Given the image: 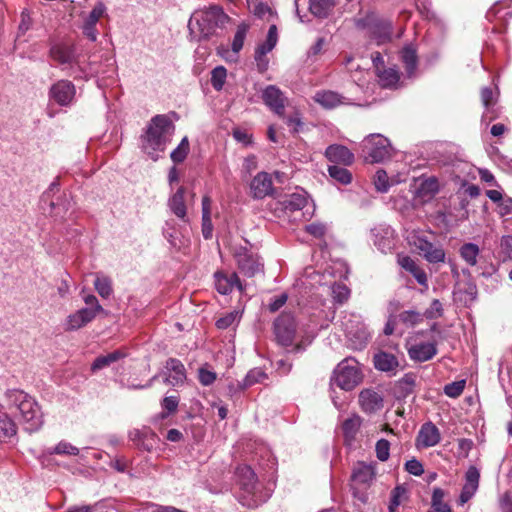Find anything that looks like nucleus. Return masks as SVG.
<instances>
[{"mask_svg": "<svg viewBox=\"0 0 512 512\" xmlns=\"http://www.w3.org/2000/svg\"><path fill=\"white\" fill-rule=\"evenodd\" d=\"M235 478L238 488L236 497L242 506L257 508L270 498V491L258 481L256 473L250 466H238Z\"/></svg>", "mask_w": 512, "mask_h": 512, "instance_id": "1", "label": "nucleus"}, {"mask_svg": "<svg viewBox=\"0 0 512 512\" xmlns=\"http://www.w3.org/2000/svg\"><path fill=\"white\" fill-rule=\"evenodd\" d=\"M49 57L63 71H70L71 75L79 78H85L88 75H94L100 70L90 64L89 69H85L77 52L76 45L69 40H58L51 43L49 48Z\"/></svg>", "mask_w": 512, "mask_h": 512, "instance_id": "2", "label": "nucleus"}, {"mask_svg": "<svg viewBox=\"0 0 512 512\" xmlns=\"http://www.w3.org/2000/svg\"><path fill=\"white\" fill-rule=\"evenodd\" d=\"M175 133V125L169 116L159 114L154 116L147 125L142 136L143 150L156 161L159 153L166 149Z\"/></svg>", "mask_w": 512, "mask_h": 512, "instance_id": "3", "label": "nucleus"}, {"mask_svg": "<svg viewBox=\"0 0 512 512\" xmlns=\"http://www.w3.org/2000/svg\"><path fill=\"white\" fill-rule=\"evenodd\" d=\"M5 399L10 409L19 411L24 429L30 433L38 431L43 425V415L37 401L20 389H8Z\"/></svg>", "mask_w": 512, "mask_h": 512, "instance_id": "4", "label": "nucleus"}, {"mask_svg": "<svg viewBox=\"0 0 512 512\" xmlns=\"http://www.w3.org/2000/svg\"><path fill=\"white\" fill-rule=\"evenodd\" d=\"M229 17L219 6L213 5L195 11L188 22L190 36L195 40L208 38L216 28L224 26Z\"/></svg>", "mask_w": 512, "mask_h": 512, "instance_id": "5", "label": "nucleus"}, {"mask_svg": "<svg viewBox=\"0 0 512 512\" xmlns=\"http://www.w3.org/2000/svg\"><path fill=\"white\" fill-rule=\"evenodd\" d=\"M274 335L277 343L285 348L291 347V351L298 353L305 349L301 343L294 344L296 337V322L291 313H282L274 321Z\"/></svg>", "mask_w": 512, "mask_h": 512, "instance_id": "6", "label": "nucleus"}, {"mask_svg": "<svg viewBox=\"0 0 512 512\" xmlns=\"http://www.w3.org/2000/svg\"><path fill=\"white\" fill-rule=\"evenodd\" d=\"M366 161L380 163L391 158L393 148L390 140L381 134H370L362 141Z\"/></svg>", "mask_w": 512, "mask_h": 512, "instance_id": "7", "label": "nucleus"}, {"mask_svg": "<svg viewBox=\"0 0 512 512\" xmlns=\"http://www.w3.org/2000/svg\"><path fill=\"white\" fill-rule=\"evenodd\" d=\"M362 379L359 364L356 359L348 357L341 361L335 371L333 381L342 390L350 391L354 389Z\"/></svg>", "mask_w": 512, "mask_h": 512, "instance_id": "8", "label": "nucleus"}, {"mask_svg": "<svg viewBox=\"0 0 512 512\" xmlns=\"http://www.w3.org/2000/svg\"><path fill=\"white\" fill-rule=\"evenodd\" d=\"M342 326L352 349L362 350L366 347L370 333L367 326L361 321L360 316L351 314L344 317Z\"/></svg>", "mask_w": 512, "mask_h": 512, "instance_id": "9", "label": "nucleus"}, {"mask_svg": "<svg viewBox=\"0 0 512 512\" xmlns=\"http://www.w3.org/2000/svg\"><path fill=\"white\" fill-rule=\"evenodd\" d=\"M234 256L238 269L246 277H253L262 272L263 264L260 261V258L246 247L237 248Z\"/></svg>", "mask_w": 512, "mask_h": 512, "instance_id": "10", "label": "nucleus"}, {"mask_svg": "<svg viewBox=\"0 0 512 512\" xmlns=\"http://www.w3.org/2000/svg\"><path fill=\"white\" fill-rule=\"evenodd\" d=\"M76 88L69 80H58L49 89V98L62 107L72 105L75 99Z\"/></svg>", "mask_w": 512, "mask_h": 512, "instance_id": "11", "label": "nucleus"}, {"mask_svg": "<svg viewBox=\"0 0 512 512\" xmlns=\"http://www.w3.org/2000/svg\"><path fill=\"white\" fill-rule=\"evenodd\" d=\"M128 438L141 450L151 452L158 444V437L154 431L147 426L133 428L128 432Z\"/></svg>", "mask_w": 512, "mask_h": 512, "instance_id": "12", "label": "nucleus"}, {"mask_svg": "<svg viewBox=\"0 0 512 512\" xmlns=\"http://www.w3.org/2000/svg\"><path fill=\"white\" fill-rule=\"evenodd\" d=\"M278 42V31L275 24L269 27L265 42L259 44L255 50L254 59L260 71H265L268 67L266 55L271 52Z\"/></svg>", "mask_w": 512, "mask_h": 512, "instance_id": "13", "label": "nucleus"}, {"mask_svg": "<svg viewBox=\"0 0 512 512\" xmlns=\"http://www.w3.org/2000/svg\"><path fill=\"white\" fill-rule=\"evenodd\" d=\"M374 245L382 253L391 252L395 247V231L386 224H380L371 230Z\"/></svg>", "mask_w": 512, "mask_h": 512, "instance_id": "14", "label": "nucleus"}, {"mask_svg": "<svg viewBox=\"0 0 512 512\" xmlns=\"http://www.w3.org/2000/svg\"><path fill=\"white\" fill-rule=\"evenodd\" d=\"M214 284L218 293L222 295H227L231 293L234 289L242 292L245 287L240 281L237 273L235 272H225V271H217L214 273Z\"/></svg>", "mask_w": 512, "mask_h": 512, "instance_id": "15", "label": "nucleus"}, {"mask_svg": "<svg viewBox=\"0 0 512 512\" xmlns=\"http://www.w3.org/2000/svg\"><path fill=\"white\" fill-rule=\"evenodd\" d=\"M164 383L170 386H179L186 380V370L183 363L176 358H169L162 371Z\"/></svg>", "mask_w": 512, "mask_h": 512, "instance_id": "16", "label": "nucleus"}, {"mask_svg": "<svg viewBox=\"0 0 512 512\" xmlns=\"http://www.w3.org/2000/svg\"><path fill=\"white\" fill-rule=\"evenodd\" d=\"M105 11V5L102 2H98L84 20L82 32L84 36L92 42L97 40L98 31L96 25L99 19L104 15Z\"/></svg>", "mask_w": 512, "mask_h": 512, "instance_id": "17", "label": "nucleus"}, {"mask_svg": "<svg viewBox=\"0 0 512 512\" xmlns=\"http://www.w3.org/2000/svg\"><path fill=\"white\" fill-rule=\"evenodd\" d=\"M480 472L475 466H470L465 474V484L459 496V505L467 503L477 492L479 487Z\"/></svg>", "mask_w": 512, "mask_h": 512, "instance_id": "18", "label": "nucleus"}, {"mask_svg": "<svg viewBox=\"0 0 512 512\" xmlns=\"http://www.w3.org/2000/svg\"><path fill=\"white\" fill-rule=\"evenodd\" d=\"M439 191V183L435 177L422 179L416 186L414 198L420 204L432 200Z\"/></svg>", "mask_w": 512, "mask_h": 512, "instance_id": "19", "label": "nucleus"}, {"mask_svg": "<svg viewBox=\"0 0 512 512\" xmlns=\"http://www.w3.org/2000/svg\"><path fill=\"white\" fill-rule=\"evenodd\" d=\"M280 204L282 205L283 211L287 214L300 212L308 204V194L303 189L297 190L296 192L285 196Z\"/></svg>", "mask_w": 512, "mask_h": 512, "instance_id": "20", "label": "nucleus"}, {"mask_svg": "<svg viewBox=\"0 0 512 512\" xmlns=\"http://www.w3.org/2000/svg\"><path fill=\"white\" fill-rule=\"evenodd\" d=\"M262 99L264 103L277 115H282L284 113L285 98L280 89L276 86H267L262 93Z\"/></svg>", "mask_w": 512, "mask_h": 512, "instance_id": "21", "label": "nucleus"}, {"mask_svg": "<svg viewBox=\"0 0 512 512\" xmlns=\"http://www.w3.org/2000/svg\"><path fill=\"white\" fill-rule=\"evenodd\" d=\"M95 315L92 314V311L85 310L81 308L74 313H71L66 318L63 326L65 331H76L85 327L87 324L92 322L95 319Z\"/></svg>", "mask_w": 512, "mask_h": 512, "instance_id": "22", "label": "nucleus"}, {"mask_svg": "<svg viewBox=\"0 0 512 512\" xmlns=\"http://www.w3.org/2000/svg\"><path fill=\"white\" fill-rule=\"evenodd\" d=\"M252 195L256 199H263L273 190V183L270 175L266 172L258 173L250 184Z\"/></svg>", "mask_w": 512, "mask_h": 512, "instance_id": "23", "label": "nucleus"}, {"mask_svg": "<svg viewBox=\"0 0 512 512\" xmlns=\"http://www.w3.org/2000/svg\"><path fill=\"white\" fill-rule=\"evenodd\" d=\"M186 189L181 186L168 199V207L170 211L181 221L188 222L187 207L185 204Z\"/></svg>", "mask_w": 512, "mask_h": 512, "instance_id": "24", "label": "nucleus"}, {"mask_svg": "<svg viewBox=\"0 0 512 512\" xmlns=\"http://www.w3.org/2000/svg\"><path fill=\"white\" fill-rule=\"evenodd\" d=\"M325 157L333 163L342 165H351L354 161V154L346 147L340 144H332L326 148Z\"/></svg>", "mask_w": 512, "mask_h": 512, "instance_id": "25", "label": "nucleus"}, {"mask_svg": "<svg viewBox=\"0 0 512 512\" xmlns=\"http://www.w3.org/2000/svg\"><path fill=\"white\" fill-rule=\"evenodd\" d=\"M440 439L439 429L433 423L429 422L422 425L418 434L417 443L420 447L428 448L437 445Z\"/></svg>", "mask_w": 512, "mask_h": 512, "instance_id": "26", "label": "nucleus"}, {"mask_svg": "<svg viewBox=\"0 0 512 512\" xmlns=\"http://www.w3.org/2000/svg\"><path fill=\"white\" fill-rule=\"evenodd\" d=\"M91 63H93V66L101 72L94 75H88L86 78L94 76H102L104 78H109L116 72V61L112 55H102L100 57L99 62H97L96 60H90L87 64L83 63L84 68L89 69Z\"/></svg>", "mask_w": 512, "mask_h": 512, "instance_id": "27", "label": "nucleus"}, {"mask_svg": "<svg viewBox=\"0 0 512 512\" xmlns=\"http://www.w3.org/2000/svg\"><path fill=\"white\" fill-rule=\"evenodd\" d=\"M359 402L363 411L367 413H374L383 407L382 396L373 390H363L359 395Z\"/></svg>", "mask_w": 512, "mask_h": 512, "instance_id": "28", "label": "nucleus"}, {"mask_svg": "<svg viewBox=\"0 0 512 512\" xmlns=\"http://www.w3.org/2000/svg\"><path fill=\"white\" fill-rule=\"evenodd\" d=\"M437 353V349L434 343L422 342L412 345L408 354L414 361L425 362L433 358Z\"/></svg>", "mask_w": 512, "mask_h": 512, "instance_id": "29", "label": "nucleus"}, {"mask_svg": "<svg viewBox=\"0 0 512 512\" xmlns=\"http://www.w3.org/2000/svg\"><path fill=\"white\" fill-rule=\"evenodd\" d=\"M127 357V353L124 350L117 349L105 355H100L95 358L93 363L91 364V372L95 373L99 370H102L106 367L111 366L112 364L124 359Z\"/></svg>", "mask_w": 512, "mask_h": 512, "instance_id": "30", "label": "nucleus"}, {"mask_svg": "<svg viewBox=\"0 0 512 512\" xmlns=\"http://www.w3.org/2000/svg\"><path fill=\"white\" fill-rule=\"evenodd\" d=\"M314 101L325 109H333L339 105L346 104L344 98L337 92L321 90L315 93Z\"/></svg>", "mask_w": 512, "mask_h": 512, "instance_id": "31", "label": "nucleus"}, {"mask_svg": "<svg viewBox=\"0 0 512 512\" xmlns=\"http://www.w3.org/2000/svg\"><path fill=\"white\" fill-rule=\"evenodd\" d=\"M373 362L375 368L383 372H395L399 366L397 357L384 351L376 353Z\"/></svg>", "mask_w": 512, "mask_h": 512, "instance_id": "32", "label": "nucleus"}, {"mask_svg": "<svg viewBox=\"0 0 512 512\" xmlns=\"http://www.w3.org/2000/svg\"><path fill=\"white\" fill-rule=\"evenodd\" d=\"M375 477L374 469L366 464H359L352 473V484L368 487Z\"/></svg>", "mask_w": 512, "mask_h": 512, "instance_id": "33", "label": "nucleus"}, {"mask_svg": "<svg viewBox=\"0 0 512 512\" xmlns=\"http://www.w3.org/2000/svg\"><path fill=\"white\" fill-rule=\"evenodd\" d=\"M362 424V418L359 415L353 414L347 418L342 424V431L345 439V443L352 446L357 433Z\"/></svg>", "mask_w": 512, "mask_h": 512, "instance_id": "34", "label": "nucleus"}, {"mask_svg": "<svg viewBox=\"0 0 512 512\" xmlns=\"http://www.w3.org/2000/svg\"><path fill=\"white\" fill-rule=\"evenodd\" d=\"M400 58L408 77H413L418 64V57L412 45H406L400 52Z\"/></svg>", "mask_w": 512, "mask_h": 512, "instance_id": "35", "label": "nucleus"}, {"mask_svg": "<svg viewBox=\"0 0 512 512\" xmlns=\"http://www.w3.org/2000/svg\"><path fill=\"white\" fill-rule=\"evenodd\" d=\"M17 425L14 420L2 410L0 405V440L5 441L16 436Z\"/></svg>", "mask_w": 512, "mask_h": 512, "instance_id": "36", "label": "nucleus"}, {"mask_svg": "<svg viewBox=\"0 0 512 512\" xmlns=\"http://www.w3.org/2000/svg\"><path fill=\"white\" fill-rule=\"evenodd\" d=\"M202 234L205 239H210L213 235L211 199L208 196H204L202 199Z\"/></svg>", "mask_w": 512, "mask_h": 512, "instance_id": "37", "label": "nucleus"}, {"mask_svg": "<svg viewBox=\"0 0 512 512\" xmlns=\"http://www.w3.org/2000/svg\"><path fill=\"white\" fill-rule=\"evenodd\" d=\"M459 255L467 265L473 267L478 263L480 248L475 243L467 242L459 248Z\"/></svg>", "mask_w": 512, "mask_h": 512, "instance_id": "38", "label": "nucleus"}, {"mask_svg": "<svg viewBox=\"0 0 512 512\" xmlns=\"http://www.w3.org/2000/svg\"><path fill=\"white\" fill-rule=\"evenodd\" d=\"M94 288L103 299H108L113 294L112 280L103 273H96Z\"/></svg>", "mask_w": 512, "mask_h": 512, "instance_id": "39", "label": "nucleus"}, {"mask_svg": "<svg viewBox=\"0 0 512 512\" xmlns=\"http://www.w3.org/2000/svg\"><path fill=\"white\" fill-rule=\"evenodd\" d=\"M445 491L439 487H435L431 497V510L428 512H452L451 507L444 502Z\"/></svg>", "mask_w": 512, "mask_h": 512, "instance_id": "40", "label": "nucleus"}, {"mask_svg": "<svg viewBox=\"0 0 512 512\" xmlns=\"http://www.w3.org/2000/svg\"><path fill=\"white\" fill-rule=\"evenodd\" d=\"M379 83L384 88H395L400 76L396 68L391 67L378 72Z\"/></svg>", "mask_w": 512, "mask_h": 512, "instance_id": "41", "label": "nucleus"}, {"mask_svg": "<svg viewBox=\"0 0 512 512\" xmlns=\"http://www.w3.org/2000/svg\"><path fill=\"white\" fill-rule=\"evenodd\" d=\"M420 254L429 262V263H440L445 260V251L439 245H434L432 242L428 243L427 248L421 251Z\"/></svg>", "mask_w": 512, "mask_h": 512, "instance_id": "42", "label": "nucleus"}, {"mask_svg": "<svg viewBox=\"0 0 512 512\" xmlns=\"http://www.w3.org/2000/svg\"><path fill=\"white\" fill-rule=\"evenodd\" d=\"M333 5V0H309V10L318 18L327 17Z\"/></svg>", "mask_w": 512, "mask_h": 512, "instance_id": "43", "label": "nucleus"}, {"mask_svg": "<svg viewBox=\"0 0 512 512\" xmlns=\"http://www.w3.org/2000/svg\"><path fill=\"white\" fill-rule=\"evenodd\" d=\"M243 310L240 309H234L225 315L221 316L216 321V327L218 329L225 330L227 328H230L234 325H237L242 317Z\"/></svg>", "mask_w": 512, "mask_h": 512, "instance_id": "44", "label": "nucleus"}, {"mask_svg": "<svg viewBox=\"0 0 512 512\" xmlns=\"http://www.w3.org/2000/svg\"><path fill=\"white\" fill-rule=\"evenodd\" d=\"M398 183V181L394 180L393 178H389L386 171L379 169L374 176V185L378 192L386 193L389 188Z\"/></svg>", "mask_w": 512, "mask_h": 512, "instance_id": "45", "label": "nucleus"}, {"mask_svg": "<svg viewBox=\"0 0 512 512\" xmlns=\"http://www.w3.org/2000/svg\"><path fill=\"white\" fill-rule=\"evenodd\" d=\"M328 173L331 178H333L340 184L347 185L352 181L351 173L344 167L331 165L328 168Z\"/></svg>", "mask_w": 512, "mask_h": 512, "instance_id": "46", "label": "nucleus"}, {"mask_svg": "<svg viewBox=\"0 0 512 512\" xmlns=\"http://www.w3.org/2000/svg\"><path fill=\"white\" fill-rule=\"evenodd\" d=\"M372 33L378 44L384 43L391 39V24L389 22H381L374 26Z\"/></svg>", "mask_w": 512, "mask_h": 512, "instance_id": "47", "label": "nucleus"}, {"mask_svg": "<svg viewBox=\"0 0 512 512\" xmlns=\"http://www.w3.org/2000/svg\"><path fill=\"white\" fill-rule=\"evenodd\" d=\"M399 321L407 327H413L420 324L424 320V314L415 310H406L399 314Z\"/></svg>", "mask_w": 512, "mask_h": 512, "instance_id": "48", "label": "nucleus"}, {"mask_svg": "<svg viewBox=\"0 0 512 512\" xmlns=\"http://www.w3.org/2000/svg\"><path fill=\"white\" fill-rule=\"evenodd\" d=\"M227 70L224 66H217L211 71V85L216 91H220L226 81Z\"/></svg>", "mask_w": 512, "mask_h": 512, "instance_id": "49", "label": "nucleus"}, {"mask_svg": "<svg viewBox=\"0 0 512 512\" xmlns=\"http://www.w3.org/2000/svg\"><path fill=\"white\" fill-rule=\"evenodd\" d=\"M267 378V374L261 368L251 369L243 379V387L247 388L257 383H262Z\"/></svg>", "mask_w": 512, "mask_h": 512, "instance_id": "50", "label": "nucleus"}, {"mask_svg": "<svg viewBox=\"0 0 512 512\" xmlns=\"http://www.w3.org/2000/svg\"><path fill=\"white\" fill-rule=\"evenodd\" d=\"M189 152V141L185 136L182 138L179 145L171 152L170 157L174 163H181L187 157Z\"/></svg>", "mask_w": 512, "mask_h": 512, "instance_id": "51", "label": "nucleus"}, {"mask_svg": "<svg viewBox=\"0 0 512 512\" xmlns=\"http://www.w3.org/2000/svg\"><path fill=\"white\" fill-rule=\"evenodd\" d=\"M333 300L339 304H343L350 296L349 288L343 283H334L331 287Z\"/></svg>", "mask_w": 512, "mask_h": 512, "instance_id": "52", "label": "nucleus"}, {"mask_svg": "<svg viewBox=\"0 0 512 512\" xmlns=\"http://www.w3.org/2000/svg\"><path fill=\"white\" fill-rule=\"evenodd\" d=\"M407 240L411 246H414L419 253L427 248L428 243L430 241L426 238V236L419 231H412L408 234Z\"/></svg>", "mask_w": 512, "mask_h": 512, "instance_id": "53", "label": "nucleus"}, {"mask_svg": "<svg viewBox=\"0 0 512 512\" xmlns=\"http://www.w3.org/2000/svg\"><path fill=\"white\" fill-rule=\"evenodd\" d=\"M248 29L249 26L246 23H241L238 25L232 42V50L235 53H238L243 48Z\"/></svg>", "mask_w": 512, "mask_h": 512, "instance_id": "54", "label": "nucleus"}, {"mask_svg": "<svg viewBox=\"0 0 512 512\" xmlns=\"http://www.w3.org/2000/svg\"><path fill=\"white\" fill-rule=\"evenodd\" d=\"M53 454L77 456L80 454V449L67 441H60L52 450Z\"/></svg>", "mask_w": 512, "mask_h": 512, "instance_id": "55", "label": "nucleus"}, {"mask_svg": "<svg viewBox=\"0 0 512 512\" xmlns=\"http://www.w3.org/2000/svg\"><path fill=\"white\" fill-rule=\"evenodd\" d=\"M443 305L438 299H434L430 307L424 311V317L429 320H436L443 315Z\"/></svg>", "mask_w": 512, "mask_h": 512, "instance_id": "56", "label": "nucleus"}, {"mask_svg": "<svg viewBox=\"0 0 512 512\" xmlns=\"http://www.w3.org/2000/svg\"><path fill=\"white\" fill-rule=\"evenodd\" d=\"M250 12L259 18H267L268 20L273 17V11L271 8L263 2H257L254 5L248 7Z\"/></svg>", "mask_w": 512, "mask_h": 512, "instance_id": "57", "label": "nucleus"}, {"mask_svg": "<svg viewBox=\"0 0 512 512\" xmlns=\"http://www.w3.org/2000/svg\"><path fill=\"white\" fill-rule=\"evenodd\" d=\"M375 451L378 460L382 462L387 461L390 456V442L386 439L378 440L376 442Z\"/></svg>", "mask_w": 512, "mask_h": 512, "instance_id": "58", "label": "nucleus"}, {"mask_svg": "<svg viewBox=\"0 0 512 512\" xmlns=\"http://www.w3.org/2000/svg\"><path fill=\"white\" fill-rule=\"evenodd\" d=\"M83 301L86 304L84 307L85 310L92 311V314L97 316V314L104 312L103 307L100 305L97 297L93 294L83 295Z\"/></svg>", "mask_w": 512, "mask_h": 512, "instance_id": "59", "label": "nucleus"}, {"mask_svg": "<svg viewBox=\"0 0 512 512\" xmlns=\"http://www.w3.org/2000/svg\"><path fill=\"white\" fill-rule=\"evenodd\" d=\"M481 101L485 108V112L482 116V119L484 120L487 117L488 113L492 111L494 105L493 91L490 88L485 87L481 90Z\"/></svg>", "mask_w": 512, "mask_h": 512, "instance_id": "60", "label": "nucleus"}, {"mask_svg": "<svg viewBox=\"0 0 512 512\" xmlns=\"http://www.w3.org/2000/svg\"><path fill=\"white\" fill-rule=\"evenodd\" d=\"M465 380L455 381L452 383H449L445 385L444 387V393L451 398H457L459 397L464 388H465Z\"/></svg>", "mask_w": 512, "mask_h": 512, "instance_id": "61", "label": "nucleus"}, {"mask_svg": "<svg viewBox=\"0 0 512 512\" xmlns=\"http://www.w3.org/2000/svg\"><path fill=\"white\" fill-rule=\"evenodd\" d=\"M305 230L315 238H322L327 232V226L320 222H313L307 225Z\"/></svg>", "mask_w": 512, "mask_h": 512, "instance_id": "62", "label": "nucleus"}, {"mask_svg": "<svg viewBox=\"0 0 512 512\" xmlns=\"http://www.w3.org/2000/svg\"><path fill=\"white\" fill-rule=\"evenodd\" d=\"M198 379L202 385L209 386L213 384L214 381L216 380V373L204 367H201L198 370Z\"/></svg>", "mask_w": 512, "mask_h": 512, "instance_id": "63", "label": "nucleus"}, {"mask_svg": "<svg viewBox=\"0 0 512 512\" xmlns=\"http://www.w3.org/2000/svg\"><path fill=\"white\" fill-rule=\"evenodd\" d=\"M405 470L414 476H421L424 473L422 463L415 458L406 461Z\"/></svg>", "mask_w": 512, "mask_h": 512, "instance_id": "64", "label": "nucleus"}]
</instances>
